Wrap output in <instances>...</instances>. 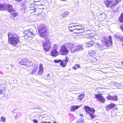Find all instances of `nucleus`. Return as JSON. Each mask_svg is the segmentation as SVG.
<instances>
[{
  "label": "nucleus",
  "instance_id": "1",
  "mask_svg": "<svg viewBox=\"0 0 123 123\" xmlns=\"http://www.w3.org/2000/svg\"><path fill=\"white\" fill-rule=\"evenodd\" d=\"M38 28L40 36L43 37H44V39H47V41L45 43H43V45L44 50L46 51H47L51 47V46L48 43L49 41L47 38L46 36L48 34L47 27L45 25L42 24L38 26Z\"/></svg>",
  "mask_w": 123,
  "mask_h": 123
},
{
  "label": "nucleus",
  "instance_id": "2",
  "mask_svg": "<svg viewBox=\"0 0 123 123\" xmlns=\"http://www.w3.org/2000/svg\"><path fill=\"white\" fill-rule=\"evenodd\" d=\"M8 41L9 43L14 46H16L19 42V39L17 35L15 34L9 32L8 33Z\"/></svg>",
  "mask_w": 123,
  "mask_h": 123
},
{
  "label": "nucleus",
  "instance_id": "3",
  "mask_svg": "<svg viewBox=\"0 0 123 123\" xmlns=\"http://www.w3.org/2000/svg\"><path fill=\"white\" fill-rule=\"evenodd\" d=\"M111 36H109V39L108 41H103L102 43L103 45L97 43L98 48L101 50H103L106 48L110 46L112 44V42L111 40Z\"/></svg>",
  "mask_w": 123,
  "mask_h": 123
},
{
  "label": "nucleus",
  "instance_id": "4",
  "mask_svg": "<svg viewBox=\"0 0 123 123\" xmlns=\"http://www.w3.org/2000/svg\"><path fill=\"white\" fill-rule=\"evenodd\" d=\"M84 109L86 112L88 114L92 119L95 117V115L94 114L95 112L94 109L93 108H91L88 106L84 107Z\"/></svg>",
  "mask_w": 123,
  "mask_h": 123
},
{
  "label": "nucleus",
  "instance_id": "5",
  "mask_svg": "<svg viewBox=\"0 0 123 123\" xmlns=\"http://www.w3.org/2000/svg\"><path fill=\"white\" fill-rule=\"evenodd\" d=\"M24 37L25 39H27V38L32 37L34 36L35 33V32L33 31L31 29L26 30L24 32Z\"/></svg>",
  "mask_w": 123,
  "mask_h": 123
},
{
  "label": "nucleus",
  "instance_id": "6",
  "mask_svg": "<svg viewBox=\"0 0 123 123\" xmlns=\"http://www.w3.org/2000/svg\"><path fill=\"white\" fill-rule=\"evenodd\" d=\"M20 63L21 65H25L27 67L32 66L33 64V62L32 61L26 59L21 60Z\"/></svg>",
  "mask_w": 123,
  "mask_h": 123
},
{
  "label": "nucleus",
  "instance_id": "7",
  "mask_svg": "<svg viewBox=\"0 0 123 123\" xmlns=\"http://www.w3.org/2000/svg\"><path fill=\"white\" fill-rule=\"evenodd\" d=\"M61 55H66L69 52V51L68 49L64 45L61 47L60 49Z\"/></svg>",
  "mask_w": 123,
  "mask_h": 123
},
{
  "label": "nucleus",
  "instance_id": "8",
  "mask_svg": "<svg viewBox=\"0 0 123 123\" xmlns=\"http://www.w3.org/2000/svg\"><path fill=\"white\" fill-rule=\"evenodd\" d=\"M38 70V71L37 75H42V74L43 73L44 70L43 65L42 63H40L39 67V69Z\"/></svg>",
  "mask_w": 123,
  "mask_h": 123
},
{
  "label": "nucleus",
  "instance_id": "9",
  "mask_svg": "<svg viewBox=\"0 0 123 123\" xmlns=\"http://www.w3.org/2000/svg\"><path fill=\"white\" fill-rule=\"evenodd\" d=\"M95 98L98 100L100 101L103 103H104L105 101L104 98L101 95H95Z\"/></svg>",
  "mask_w": 123,
  "mask_h": 123
},
{
  "label": "nucleus",
  "instance_id": "10",
  "mask_svg": "<svg viewBox=\"0 0 123 123\" xmlns=\"http://www.w3.org/2000/svg\"><path fill=\"white\" fill-rule=\"evenodd\" d=\"M66 45L72 52V50H73L74 49V44L70 42H67L66 43Z\"/></svg>",
  "mask_w": 123,
  "mask_h": 123
},
{
  "label": "nucleus",
  "instance_id": "11",
  "mask_svg": "<svg viewBox=\"0 0 123 123\" xmlns=\"http://www.w3.org/2000/svg\"><path fill=\"white\" fill-rule=\"evenodd\" d=\"M53 49L51 52V55L52 56H56L57 55L58 52L56 50V48L55 45L53 46Z\"/></svg>",
  "mask_w": 123,
  "mask_h": 123
},
{
  "label": "nucleus",
  "instance_id": "12",
  "mask_svg": "<svg viewBox=\"0 0 123 123\" xmlns=\"http://www.w3.org/2000/svg\"><path fill=\"white\" fill-rule=\"evenodd\" d=\"M18 14L17 13L13 12L11 14L10 18L12 20H15L18 18Z\"/></svg>",
  "mask_w": 123,
  "mask_h": 123
},
{
  "label": "nucleus",
  "instance_id": "13",
  "mask_svg": "<svg viewBox=\"0 0 123 123\" xmlns=\"http://www.w3.org/2000/svg\"><path fill=\"white\" fill-rule=\"evenodd\" d=\"M83 49L82 47L80 45H77L75 48H74L73 50H72V53H74L75 51H79Z\"/></svg>",
  "mask_w": 123,
  "mask_h": 123
},
{
  "label": "nucleus",
  "instance_id": "14",
  "mask_svg": "<svg viewBox=\"0 0 123 123\" xmlns=\"http://www.w3.org/2000/svg\"><path fill=\"white\" fill-rule=\"evenodd\" d=\"M68 59L66 57L65 60L62 61L60 63L61 66L63 67H65L67 65V63L68 62Z\"/></svg>",
  "mask_w": 123,
  "mask_h": 123
},
{
  "label": "nucleus",
  "instance_id": "15",
  "mask_svg": "<svg viewBox=\"0 0 123 123\" xmlns=\"http://www.w3.org/2000/svg\"><path fill=\"white\" fill-rule=\"evenodd\" d=\"M12 5L7 4L3 3L0 4V8H12Z\"/></svg>",
  "mask_w": 123,
  "mask_h": 123
},
{
  "label": "nucleus",
  "instance_id": "16",
  "mask_svg": "<svg viewBox=\"0 0 123 123\" xmlns=\"http://www.w3.org/2000/svg\"><path fill=\"white\" fill-rule=\"evenodd\" d=\"M114 0H104V2L106 7H108L110 4Z\"/></svg>",
  "mask_w": 123,
  "mask_h": 123
},
{
  "label": "nucleus",
  "instance_id": "17",
  "mask_svg": "<svg viewBox=\"0 0 123 123\" xmlns=\"http://www.w3.org/2000/svg\"><path fill=\"white\" fill-rule=\"evenodd\" d=\"M116 105L114 103H111L109 105H108L106 107V109L107 111L109 110L110 109H112Z\"/></svg>",
  "mask_w": 123,
  "mask_h": 123
},
{
  "label": "nucleus",
  "instance_id": "18",
  "mask_svg": "<svg viewBox=\"0 0 123 123\" xmlns=\"http://www.w3.org/2000/svg\"><path fill=\"white\" fill-rule=\"evenodd\" d=\"M0 10L2 11L7 10L9 12H12L15 11V10L13 8H0Z\"/></svg>",
  "mask_w": 123,
  "mask_h": 123
},
{
  "label": "nucleus",
  "instance_id": "19",
  "mask_svg": "<svg viewBox=\"0 0 123 123\" xmlns=\"http://www.w3.org/2000/svg\"><path fill=\"white\" fill-rule=\"evenodd\" d=\"M81 106V105H80V106L73 105L71 106L70 108V111H74L75 110H77Z\"/></svg>",
  "mask_w": 123,
  "mask_h": 123
},
{
  "label": "nucleus",
  "instance_id": "20",
  "mask_svg": "<svg viewBox=\"0 0 123 123\" xmlns=\"http://www.w3.org/2000/svg\"><path fill=\"white\" fill-rule=\"evenodd\" d=\"M68 29L69 31L71 32H73L75 33L76 31L75 30V25H71L68 27Z\"/></svg>",
  "mask_w": 123,
  "mask_h": 123
},
{
  "label": "nucleus",
  "instance_id": "21",
  "mask_svg": "<svg viewBox=\"0 0 123 123\" xmlns=\"http://www.w3.org/2000/svg\"><path fill=\"white\" fill-rule=\"evenodd\" d=\"M69 14V12L67 11H65L60 16V17L61 18H65L66 17L67 15Z\"/></svg>",
  "mask_w": 123,
  "mask_h": 123
},
{
  "label": "nucleus",
  "instance_id": "22",
  "mask_svg": "<svg viewBox=\"0 0 123 123\" xmlns=\"http://www.w3.org/2000/svg\"><path fill=\"white\" fill-rule=\"evenodd\" d=\"M75 31H81L82 30V29L83 28V26L81 25H75Z\"/></svg>",
  "mask_w": 123,
  "mask_h": 123
},
{
  "label": "nucleus",
  "instance_id": "23",
  "mask_svg": "<svg viewBox=\"0 0 123 123\" xmlns=\"http://www.w3.org/2000/svg\"><path fill=\"white\" fill-rule=\"evenodd\" d=\"M38 68L36 67H35L32 69L31 70V72L30 74L32 75L35 74L38 70Z\"/></svg>",
  "mask_w": 123,
  "mask_h": 123
},
{
  "label": "nucleus",
  "instance_id": "24",
  "mask_svg": "<svg viewBox=\"0 0 123 123\" xmlns=\"http://www.w3.org/2000/svg\"><path fill=\"white\" fill-rule=\"evenodd\" d=\"M121 0H116L114 1L113 3L110 5V7H114Z\"/></svg>",
  "mask_w": 123,
  "mask_h": 123
},
{
  "label": "nucleus",
  "instance_id": "25",
  "mask_svg": "<svg viewBox=\"0 0 123 123\" xmlns=\"http://www.w3.org/2000/svg\"><path fill=\"white\" fill-rule=\"evenodd\" d=\"M115 36L118 38L119 40H122V35L119 33H116L115 35Z\"/></svg>",
  "mask_w": 123,
  "mask_h": 123
},
{
  "label": "nucleus",
  "instance_id": "26",
  "mask_svg": "<svg viewBox=\"0 0 123 123\" xmlns=\"http://www.w3.org/2000/svg\"><path fill=\"white\" fill-rule=\"evenodd\" d=\"M89 53L88 55L90 56H93L96 53L95 51L93 50H90L88 51Z\"/></svg>",
  "mask_w": 123,
  "mask_h": 123
},
{
  "label": "nucleus",
  "instance_id": "27",
  "mask_svg": "<svg viewBox=\"0 0 123 123\" xmlns=\"http://www.w3.org/2000/svg\"><path fill=\"white\" fill-rule=\"evenodd\" d=\"M87 44V45L88 47H91L94 43V42L91 41L90 42H89L87 43H86Z\"/></svg>",
  "mask_w": 123,
  "mask_h": 123
},
{
  "label": "nucleus",
  "instance_id": "28",
  "mask_svg": "<svg viewBox=\"0 0 123 123\" xmlns=\"http://www.w3.org/2000/svg\"><path fill=\"white\" fill-rule=\"evenodd\" d=\"M119 21L121 22H123V13H121L118 18Z\"/></svg>",
  "mask_w": 123,
  "mask_h": 123
},
{
  "label": "nucleus",
  "instance_id": "29",
  "mask_svg": "<svg viewBox=\"0 0 123 123\" xmlns=\"http://www.w3.org/2000/svg\"><path fill=\"white\" fill-rule=\"evenodd\" d=\"M100 37L102 38L101 40L102 43L103 41H107V37L105 36H101Z\"/></svg>",
  "mask_w": 123,
  "mask_h": 123
},
{
  "label": "nucleus",
  "instance_id": "30",
  "mask_svg": "<svg viewBox=\"0 0 123 123\" xmlns=\"http://www.w3.org/2000/svg\"><path fill=\"white\" fill-rule=\"evenodd\" d=\"M6 118L3 116H2L0 118V121L5 123L6 121Z\"/></svg>",
  "mask_w": 123,
  "mask_h": 123
},
{
  "label": "nucleus",
  "instance_id": "31",
  "mask_svg": "<svg viewBox=\"0 0 123 123\" xmlns=\"http://www.w3.org/2000/svg\"><path fill=\"white\" fill-rule=\"evenodd\" d=\"M84 96L83 94H81L79 95L78 98V100L80 101H81L83 99V98L84 97Z\"/></svg>",
  "mask_w": 123,
  "mask_h": 123
},
{
  "label": "nucleus",
  "instance_id": "32",
  "mask_svg": "<svg viewBox=\"0 0 123 123\" xmlns=\"http://www.w3.org/2000/svg\"><path fill=\"white\" fill-rule=\"evenodd\" d=\"M4 89L3 88L1 87H0V95L2 94H3V96L4 95V91L3 90Z\"/></svg>",
  "mask_w": 123,
  "mask_h": 123
},
{
  "label": "nucleus",
  "instance_id": "33",
  "mask_svg": "<svg viewBox=\"0 0 123 123\" xmlns=\"http://www.w3.org/2000/svg\"><path fill=\"white\" fill-rule=\"evenodd\" d=\"M112 100L117 101L118 100V97L117 96H112Z\"/></svg>",
  "mask_w": 123,
  "mask_h": 123
},
{
  "label": "nucleus",
  "instance_id": "34",
  "mask_svg": "<svg viewBox=\"0 0 123 123\" xmlns=\"http://www.w3.org/2000/svg\"><path fill=\"white\" fill-rule=\"evenodd\" d=\"M80 67V65L78 64H76L75 65V66H74L73 67V69L76 70L78 68Z\"/></svg>",
  "mask_w": 123,
  "mask_h": 123
},
{
  "label": "nucleus",
  "instance_id": "35",
  "mask_svg": "<svg viewBox=\"0 0 123 123\" xmlns=\"http://www.w3.org/2000/svg\"><path fill=\"white\" fill-rule=\"evenodd\" d=\"M112 96L111 95H109L107 97V98L108 100H112L113 98Z\"/></svg>",
  "mask_w": 123,
  "mask_h": 123
},
{
  "label": "nucleus",
  "instance_id": "36",
  "mask_svg": "<svg viewBox=\"0 0 123 123\" xmlns=\"http://www.w3.org/2000/svg\"><path fill=\"white\" fill-rule=\"evenodd\" d=\"M62 61L60 59L58 60H55L54 61V62L55 63H59L60 62H61Z\"/></svg>",
  "mask_w": 123,
  "mask_h": 123
},
{
  "label": "nucleus",
  "instance_id": "37",
  "mask_svg": "<svg viewBox=\"0 0 123 123\" xmlns=\"http://www.w3.org/2000/svg\"><path fill=\"white\" fill-rule=\"evenodd\" d=\"M101 16L102 18H105V15L104 13H102V14H101Z\"/></svg>",
  "mask_w": 123,
  "mask_h": 123
},
{
  "label": "nucleus",
  "instance_id": "38",
  "mask_svg": "<svg viewBox=\"0 0 123 123\" xmlns=\"http://www.w3.org/2000/svg\"><path fill=\"white\" fill-rule=\"evenodd\" d=\"M78 2H75L74 3V5L75 6H77L78 5Z\"/></svg>",
  "mask_w": 123,
  "mask_h": 123
},
{
  "label": "nucleus",
  "instance_id": "39",
  "mask_svg": "<svg viewBox=\"0 0 123 123\" xmlns=\"http://www.w3.org/2000/svg\"><path fill=\"white\" fill-rule=\"evenodd\" d=\"M36 10L35 9H30V11L31 13H32L33 12H34Z\"/></svg>",
  "mask_w": 123,
  "mask_h": 123
},
{
  "label": "nucleus",
  "instance_id": "40",
  "mask_svg": "<svg viewBox=\"0 0 123 123\" xmlns=\"http://www.w3.org/2000/svg\"><path fill=\"white\" fill-rule=\"evenodd\" d=\"M40 123H51V122H47L46 121L44 122H42Z\"/></svg>",
  "mask_w": 123,
  "mask_h": 123
},
{
  "label": "nucleus",
  "instance_id": "41",
  "mask_svg": "<svg viewBox=\"0 0 123 123\" xmlns=\"http://www.w3.org/2000/svg\"><path fill=\"white\" fill-rule=\"evenodd\" d=\"M33 121L35 123H37L38 122L37 120L36 119H35L33 120Z\"/></svg>",
  "mask_w": 123,
  "mask_h": 123
},
{
  "label": "nucleus",
  "instance_id": "42",
  "mask_svg": "<svg viewBox=\"0 0 123 123\" xmlns=\"http://www.w3.org/2000/svg\"><path fill=\"white\" fill-rule=\"evenodd\" d=\"M18 115L17 114L15 116V119H16L17 118H18Z\"/></svg>",
  "mask_w": 123,
  "mask_h": 123
},
{
  "label": "nucleus",
  "instance_id": "43",
  "mask_svg": "<svg viewBox=\"0 0 123 123\" xmlns=\"http://www.w3.org/2000/svg\"><path fill=\"white\" fill-rule=\"evenodd\" d=\"M114 85H115L116 86H118V85H119L118 84V83H114Z\"/></svg>",
  "mask_w": 123,
  "mask_h": 123
},
{
  "label": "nucleus",
  "instance_id": "44",
  "mask_svg": "<svg viewBox=\"0 0 123 123\" xmlns=\"http://www.w3.org/2000/svg\"><path fill=\"white\" fill-rule=\"evenodd\" d=\"M120 28L122 29V30L123 31V25L122 26L120 27Z\"/></svg>",
  "mask_w": 123,
  "mask_h": 123
},
{
  "label": "nucleus",
  "instance_id": "45",
  "mask_svg": "<svg viewBox=\"0 0 123 123\" xmlns=\"http://www.w3.org/2000/svg\"><path fill=\"white\" fill-rule=\"evenodd\" d=\"M76 25V24H70L69 25Z\"/></svg>",
  "mask_w": 123,
  "mask_h": 123
},
{
  "label": "nucleus",
  "instance_id": "46",
  "mask_svg": "<svg viewBox=\"0 0 123 123\" xmlns=\"http://www.w3.org/2000/svg\"><path fill=\"white\" fill-rule=\"evenodd\" d=\"M80 117H82L83 116V115L82 114H80Z\"/></svg>",
  "mask_w": 123,
  "mask_h": 123
},
{
  "label": "nucleus",
  "instance_id": "47",
  "mask_svg": "<svg viewBox=\"0 0 123 123\" xmlns=\"http://www.w3.org/2000/svg\"><path fill=\"white\" fill-rule=\"evenodd\" d=\"M25 4H22V3L21 4V5H22V6H25Z\"/></svg>",
  "mask_w": 123,
  "mask_h": 123
},
{
  "label": "nucleus",
  "instance_id": "48",
  "mask_svg": "<svg viewBox=\"0 0 123 123\" xmlns=\"http://www.w3.org/2000/svg\"><path fill=\"white\" fill-rule=\"evenodd\" d=\"M49 76V74H48L47 75V76L48 77V76Z\"/></svg>",
  "mask_w": 123,
  "mask_h": 123
},
{
  "label": "nucleus",
  "instance_id": "49",
  "mask_svg": "<svg viewBox=\"0 0 123 123\" xmlns=\"http://www.w3.org/2000/svg\"><path fill=\"white\" fill-rule=\"evenodd\" d=\"M102 72H103V73L105 74H106V73H107V72H103V71H102Z\"/></svg>",
  "mask_w": 123,
  "mask_h": 123
},
{
  "label": "nucleus",
  "instance_id": "50",
  "mask_svg": "<svg viewBox=\"0 0 123 123\" xmlns=\"http://www.w3.org/2000/svg\"><path fill=\"white\" fill-rule=\"evenodd\" d=\"M121 62V63H122V64L123 63V61H122Z\"/></svg>",
  "mask_w": 123,
  "mask_h": 123
},
{
  "label": "nucleus",
  "instance_id": "51",
  "mask_svg": "<svg viewBox=\"0 0 123 123\" xmlns=\"http://www.w3.org/2000/svg\"><path fill=\"white\" fill-rule=\"evenodd\" d=\"M24 9L25 8H22V10H23V9H24Z\"/></svg>",
  "mask_w": 123,
  "mask_h": 123
},
{
  "label": "nucleus",
  "instance_id": "52",
  "mask_svg": "<svg viewBox=\"0 0 123 123\" xmlns=\"http://www.w3.org/2000/svg\"><path fill=\"white\" fill-rule=\"evenodd\" d=\"M83 32L82 31H80V32Z\"/></svg>",
  "mask_w": 123,
  "mask_h": 123
}]
</instances>
